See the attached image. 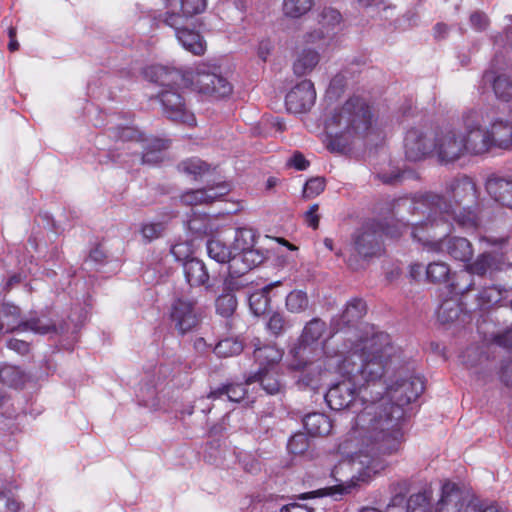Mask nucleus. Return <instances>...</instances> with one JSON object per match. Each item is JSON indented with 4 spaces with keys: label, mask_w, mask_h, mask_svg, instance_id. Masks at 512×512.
<instances>
[{
    "label": "nucleus",
    "mask_w": 512,
    "mask_h": 512,
    "mask_svg": "<svg viewBox=\"0 0 512 512\" xmlns=\"http://www.w3.org/2000/svg\"><path fill=\"white\" fill-rule=\"evenodd\" d=\"M372 392L369 387L359 389L365 406L356 417V425L363 433L366 447L334 467L332 475L339 484L324 489L326 494H350L368 483L382 468L377 458L394 454L401 447L405 410L395 406L383 394L374 399Z\"/></svg>",
    "instance_id": "obj_1"
},
{
    "label": "nucleus",
    "mask_w": 512,
    "mask_h": 512,
    "mask_svg": "<svg viewBox=\"0 0 512 512\" xmlns=\"http://www.w3.org/2000/svg\"><path fill=\"white\" fill-rule=\"evenodd\" d=\"M476 197V187L471 179L462 177L447 183L443 195L427 192L416 195L410 200H404L413 216H424L425 220L438 219L444 221L446 229L450 230L453 222L464 227L476 225V215L471 210L462 207L463 202L473 201Z\"/></svg>",
    "instance_id": "obj_2"
},
{
    "label": "nucleus",
    "mask_w": 512,
    "mask_h": 512,
    "mask_svg": "<svg viewBox=\"0 0 512 512\" xmlns=\"http://www.w3.org/2000/svg\"><path fill=\"white\" fill-rule=\"evenodd\" d=\"M371 119L370 108L360 97H352L341 107L335 108L325 119V131L331 139L328 148L332 151L343 150L350 138L368 131Z\"/></svg>",
    "instance_id": "obj_3"
},
{
    "label": "nucleus",
    "mask_w": 512,
    "mask_h": 512,
    "mask_svg": "<svg viewBox=\"0 0 512 512\" xmlns=\"http://www.w3.org/2000/svg\"><path fill=\"white\" fill-rule=\"evenodd\" d=\"M482 83L492 88L500 102L499 112H486L493 147L508 149L512 147V71H486Z\"/></svg>",
    "instance_id": "obj_4"
},
{
    "label": "nucleus",
    "mask_w": 512,
    "mask_h": 512,
    "mask_svg": "<svg viewBox=\"0 0 512 512\" xmlns=\"http://www.w3.org/2000/svg\"><path fill=\"white\" fill-rule=\"evenodd\" d=\"M410 226L412 238L421 243L428 252H446L454 260L466 264L472 259L474 253L472 244L463 237H446L452 226L449 231L444 232L446 229L444 221L413 220Z\"/></svg>",
    "instance_id": "obj_5"
},
{
    "label": "nucleus",
    "mask_w": 512,
    "mask_h": 512,
    "mask_svg": "<svg viewBox=\"0 0 512 512\" xmlns=\"http://www.w3.org/2000/svg\"><path fill=\"white\" fill-rule=\"evenodd\" d=\"M341 356L339 372L348 377L361 376L367 382L375 386L389 371H396L400 366L399 361L391 354H336Z\"/></svg>",
    "instance_id": "obj_6"
},
{
    "label": "nucleus",
    "mask_w": 512,
    "mask_h": 512,
    "mask_svg": "<svg viewBox=\"0 0 512 512\" xmlns=\"http://www.w3.org/2000/svg\"><path fill=\"white\" fill-rule=\"evenodd\" d=\"M144 74L151 81H176L182 76L177 71H168L162 66H151L145 69ZM163 88L157 97L162 105L164 114L175 122L192 126L195 124L194 114L187 108L186 103L178 90L169 83H162Z\"/></svg>",
    "instance_id": "obj_7"
},
{
    "label": "nucleus",
    "mask_w": 512,
    "mask_h": 512,
    "mask_svg": "<svg viewBox=\"0 0 512 512\" xmlns=\"http://www.w3.org/2000/svg\"><path fill=\"white\" fill-rule=\"evenodd\" d=\"M408 224L396 222L393 225H387L385 228L375 222L365 223L354 235L351 250L356 252L361 258L377 256L382 250V235L385 234L391 238H398L403 231L408 229Z\"/></svg>",
    "instance_id": "obj_8"
},
{
    "label": "nucleus",
    "mask_w": 512,
    "mask_h": 512,
    "mask_svg": "<svg viewBox=\"0 0 512 512\" xmlns=\"http://www.w3.org/2000/svg\"><path fill=\"white\" fill-rule=\"evenodd\" d=\"M32 331L36 334H52L64 333L63 325H58L51 321L45 315L31 317L23 320L21 318L20 309L9 303L2 304L0 307V336L3 333L16 331L17 333L24 331Z\"/></svg>",
    "instance_id": "obj_9"
},
{
    "label": "nucleus",
    "mask_w": 512,
    "mask_h": 512,
    "mask_svg": "<svg viewBox=\"0 0 512 512\" xmlns=\"http://www.w3.org/2000/svg\"><path fill=\"white\" fill-rule=\"evenodd\" d=\"M181 78L193 91L210 98H224L232 92V85L217 72L214 65L198 64Z\"/></svg>",
    "instance_id": "obj_10"
},
{
    "label": "nucleus",
    "mask_w": 512,
    "mask_h": 512,
    "mask_svg": "<svg viewBox=\"0 0 512 512\" xmlns=\"http://www.w3.org/2000/svg\"><path fill=\"white\" fill-rule=\"evenodd\" d=\"M424 389V380L421 376L406 367H399L389 377L383 395L389 398L395 406L404 409L405 406L415 401Z\"/></svg>",
    "instance_id": "obj_11"
},
{
    "label": "nucleus",
    "mask_w": 512,
    "mask_h": 512,
    "mask_svg": "<svg viewBox=\"0 0 512 512\" xmlns=\"http://www.w3.org/2000/svg\"><path fill=\"white\" fill-rule=\"evenodd\" d=\"M486 111L483 108H472L462 115L466 152L472 155H480L493 148L489 126L486 125Z\"/></svg>",
    "instance_id": "obj_12"
},
{
    "label": "nucleus",
    "mask_w": 512,
    "mask_h": 512,
    "mask_svg": "<svg viewBox=\"0 0 512 512\" xmlns=\"http://www.w3.org/2000/svg\"><path fill=\"white\" fill-rule=\"evenodd\" d=\"M341 338L348 352H385L393 348L389 334L370 324L348 328Z\"/></svg>",
    "instance_id": "obj_13"
},
{
    "label": "nucleus",
    "mask_w": 512,
    "mask_h": 512,
    "mask_svg": "<svg viewBox=\"0 0 512 512\" xmlns=\"http://www.w3.org/2000/svg\"><path fill=\"white\" fill-rule=\"evenodd\" d=\"M255 234L253 230L241 228L235 231L231 263V277H239L258 266L264 260V255L254 249Z\"/></svg>",
    "instance_id": "obj_14"
},
{
    "label": "nucleus",
    "mask_w": 512,
    "mask_h": 512,
    "mask_svg": "<svg viewBox=\"0 0 512 512\" xmlns=\"http://www.w3.org/2000/svg\"><path fill=\"white\" fill-rule=\"evenodd\" d=\"M169 318L173 327L185 334L195 329L201 322V311L195 300L188 297H176L169 309Z\"/></svg>",
    "instance_id": "obj_15"
},
{
    "label": "nucleus",
    "mask_w": 512,
    "mask_h": 512,
    "mask_svg": "<svg viewBox=\"0 0 512 512\" xmlns=\"http://www.w3.org/2000/svg\"><path fill=\"white\" fill-rule=\"evenodd\" d=\"M433 151L442 163L454 162L467 153L462 134L452 127L441 128L434 134Z\"/></svg>",
    "instance_id": "obj_16"
},
{
    "label": "nucleus",
    "mask_w": 512,
    "mask_h": 512,
    "mask_svg": "<svg viewBox=\"0 0 512 512\" xmlns=\"http://www.w3.org/2000/svg\"><path fill=\"white\" fill-rule=\"evenodd\" d=\"M166 11L160 21L170 28L185 25L196 14L206 8V0H166Z\"/></svg>",
    "instance_id": "obj_17"
},
{
    "label": "nucleus",
    "mask_w": 512,
    "mask_h": 512,
    "mask_svg": "<svg viewBox=\"0 0 512 512\" xmlns=\"http://www.w3.org/2000/svg\"><path fill=\"white\" fill-rule=\"evenodd\" d=\"M326 323L320 318H313L308 321L298 339L299 350L311 352L325 351L328 336H326Z\"/></svg>",
    "instance_id": "obj_18"
},
{
    "label": "nucleus",
    "mask_w": 512,
    "mask_h": 512,
    "mask_svg": "<svg viewBox=\"0 0 512 512\" xmlns=\"http://www.w3.org/2000/svg\"><path fill=\"white\" fill-rule=\"evenodd\" d=\"M427 132L423 127H413L406 132L404 150L408 160H422L433 151V140Z\"/></svg>",
    "instance_id": "obj_19"
},
{
    "label": "nucleus",
    "mask_w": 512,
    "mask_h": 512,
    "mask_svg": "<svg viewBox=\"0 0 512 512\" xmlns=\"http://www.w3.org/2000/svg\"><path fill=\"white\" fill-rule=\"evenodd\" d=\"M316 99L314 85L310 80H303L286 95V108L291 113H304L311 109Z\"/></svg>",
    "instance_id": "obj_20"
},
{
    "label": "nucleus",
    "mask_w": 512,
    "mask_h": 512,
    "mask_svg": "<svg viewBox=\"0 0 512 512\" xmlns=\"http://www.w3.org/2000/svg\"><path fill=\"white\" fill-rule=\"evenodd\" d=\"M468 496L455 483L447 482L442 486L440 499L436 504V512H466Z\"/></svg>",
    "instance_id": "obj_21"
},
{
    "label": "nucleus",
    "mask_w": 512,
    "mask_h": 512,
    "mask_svg": "<svg viewBox=\"0 0 512 512\" xmlns=\"http://www.w3.org/2000/svg\"><path fill=\"white\" fill-rule=\"evenodd\" d=\"M356 388L349 378L333 385L325 395V400L332 410H343L355 401Z\"/></svg>",
    "instance_id": "obj_22"
},
{
    "label": "nucleus",
    "mask_w": 512,
    "mask_h": 512,
    "mask_svg": "<svg viewBox=\"0 0 512 512\" xmlns=\"http://www.w3.org/2000/svg\"><path fill=\"white\" fill-rule=\"evenodd\" d=\"M506 265L503 253L484 252L479 254L474 261L466 264L468 271L473 275L492 276L495 272L500 271Z\"/></svg>",
    "instance_id": "obj_23"
},
{
    "label": "nucleus",
    "mask_w": 512,
    "mask_h": 512,
    "mask_svg": "<svg viewBox=\"0 0 512 512\" xmlns=\"http://www.w3.org/2000/svg\"><path fill=\"white\" fill-rule=\"evenodd\" d=\"M288 369L301 374L299 382L309 386L320 375V364L308 360L303 354H288L285 360Z\"/></svg>",
    "instance_id": "obj_24"
},
{
    "label": "nucleus",
    "mask_w": 512,
    "mask_h": 512,
    "mask_svg": "<svg viewBox=\"0 0 512 512\" xmlns=\"http://www.w3.org/2000/svg\"><path fill=\"white\" fill-rule=\"evenodd\" d=\"M228 192L229 186L227 184H218L215 187H209L207 189L188 191L182 195L181 200L186 205L208 204L223 197Z\"/></svg>",
    "instance_id": "obj_25"
},
{
    "label": "nucleus",
    "mask_w": 512,
    "mask_h": 512,
    "mask_svg": "<svg viewBox=\"0 0 512 512\" xmlns=\"http://www.w3.org/2000/svg\"><path fill=\"white\" fill-rule=\"evenodd\" d=\"M486 189L496 202L512 208V179L492 176L486 182Z\"/></svg>",
    "instance_id": "obj_26"
},
{
    "label": "nucleus",
    "mask_w": 512,
    "mask_h": 512,
    "mask_svg": "<svg viewBox=\"0 0 512 512\" xmlns=\"http://www.w3.org/2000/svg\"><path fill=\"white\" fill-rule=\"evenodd\" d=\"M178 42L184 49L195 54L203 55L206 50V43L202 36L194 30L188 29V23L179 25L178 28H172Z\"/></svg>",
    "instance_id": "obj_27"
},
{
    "label": "nucleus",
    "mask_w": 512,
    "mask_h": 512,
    "mask_svg": "<svg viewBox=\"0 0 512 512\" xmlns=\"http://www.w3.org/2000/svg\"><path fill=\"white\" fill-rule=\"evenodd\" d=\"M184 275L191 287L205 286L209 282V273L204 262L197 258H191L183 263Z\"/></svg>",
    "instance_id": "obj_28"
},
{
    "label": "nucleus",
    "mask_w": 512,
    "mask_h": 512,
    "mask_svg": "<svg viewBox=\"0 0 512 512\" xmlns=\"http://www.w3.org/2000/svg\"><path fill=\"white\" fill-rule=\"evenodd\" d=\"M264 347L261 344V341L258 338H255L250 341L249 344L244 342L243 338L240 337H226L220 340L215 349L217 352H242L243 350L253 349V352H259Z\"/></svg>",
    "instance_id": "obj_29"
},
{
    "label": "nucleus",
    "mask_w": 512,
    "mask_h": 512,
    "mask_svg": "<svg viewBox=\"0 0 512 512\" xmlns=\"http://www.w3.org/2000/svg\"><path fill=\"white\" fill-rule=\"evenodd\" d=\"M208 256L218 263H227L229 274L231 275V263L234 258V252L231 246L226 245L222 240L215 238L207 242Z\"/></svg>",
    "instance_id": "obj_30"
},
{
    "label": "nucleus",
    "mask_w": 512,
    "mask_h": 512,
    "mask_svg": "<svg viewBox=\"0 0 512 512\" xmlns=\"http://www.w3.org/2000/svg\"><path fill=\"white\" fill-rule=\"evenodd\" d=\"M304 427L311 436H325L331 431L330 419L322 413H311L303 419Z\"/></svg>",
    "instance_id": "obj_31"
},
{
    "label": "nucleus",
    "mask_w": 512,
    "mask_h": 512,
    "mask_svg": "<svg viewBox=\"0 0 512 512\" xmlns=\"http://www.w3.org/2000/svg\"><path fill=\"white\" fill-rule=\"evenodd\" d=\"M279 285L280 281H276L258 291L253 292L249 296V306L254 315L260 316L268 311L270 306L269 292L272 288Z\"/></svg>",
    "instance_id": "obj_32"
},
{
    "label": "nucleus",
    "mask_w": 512,
    "mask_h": 512,
    "mask_svg": "<svg viewBox=\"0 0 512 512\" xmlns=\"http://www.w3.org/2000/svg\"><path fill=\"white\" fill-rule=\"evenodd\" d=\"M431 499L432 491L427 487L412 493L406 501L405 512H432Z\"/></svg>",
    "instance_id": "obj_33"
},
{
    "label": "nucleus",
    "mask_w": 512,
    "mask_h": 512,
    "mask_svg": "<svg viewBox=\"0 0 512 512\" xmlns=\"http://www.w3.org/2000/svg\"><path fill=\"white\" fill-rule=\"evenodd\" d=\"M319 62V54L311 49L300 52L293 64L294 73L303 76L310 73Z\"/></svg>",
    "instance_id": "obj_34"
},
{
    "label": "nucleus",
    "mask_w": 512,
    "mask_h": 512,
    "mask_svg": "<svg viewBox=\"0 0 512 512\" xmlns=\"http://www.w3.org/2000/svg\"><path fill=\"white\" fill-rule=\"evenodd\" d=\"M27 380V375L16 366L5 365L0 368V382L8 387L22 389Z\"/></svg>",
    "instance_id": "obj_35"
},
{
    "label": "nucleus",
    "mask_w": 512,
    "mask_h": 512,
    "mask_svg": "<svg viewBox=\"0 0 512 512\" xmlns=\"http://www.w3.org/2000/svg\"><path fill=\"white\" fill-rule=\"evenodd\" d=\"M168 148V142L163 139H151L144 146V152L141 157L142 163L157 164L163 159V151Z\"/></svg>",
    "instance_id": "obj_36"
},
{
    "label": "nucleus",
    "mask_w": 512,
    "mask_h": 512,
    "mask_svg": "<svg viewBox=\"0 0 512 512\" xmlns=\"http://www.w3.org/2000/svg\"><path fill=\"white\" fill-rule=\"evenodd\" d=\"M450 286L452 293L464 296L474 286L473 273L468 271L465 266L463 270L454 275Z\"/></svg>",
    "instance_id": "obj_37"
},
{
    "label": "nucleus",
    "mask_w": 512,
    "mask_h": 512,
    "mask_svg": "<svg viewBox=\"0 0 512 512\" xmlns=\"http://www.w3.org/2000/svg\"><path fill=\"white\" fill-rule=\"evenodd\" d=\"M462 312V308L457 300L446 299L438 308L437 316L438 320L442 324L453 323L458 320Z\"/></svg>",
    "instance_id": "obj_38"
},
{
    "label": "nucleus",
    "mask_w": 512,
    "mask_h": 512,
    "mask_svg": "<svg viewBox=\"0 0 512 512\" xmlns=\"http://www.w3.org/2000/svg\"><path fill=\"white\" fill-rule=\"evenodd\" d=\"M410 492V484L407 481L398 482L393 486V496L386 507L385 512H405L404 500L407 493Z\"/></svg>",
    "instance_id": "obj_39"
},
{
    "label": "nucleus",
    "mask_w": 512,
    "mask_h": 512,
    "mask_svg": "<svg viewBox=\"0 0 512 512\" xmlns=\"http://www.w3.org/2000/svg\"><path fill=\"white\" fill-rule=\"evenodd\" d=\"M247 390L243 384H228L223 385L211 391L208 395L209 398L216 399L222 395H227L228 399L232 402H240L245 398Z\"/></svg>",
    "instance_id": "obj_40"
},
{
    "label": "nucleus",
    "mask_w": 512,
    "mask_h": 512,
    "mask_svg": "<svg viewBox=\"0 0 512 512\" xmlns=\"http://www.w3.org/2000/svg\"><path fill=\"white\" fill-rule=\"evenodd\" d=\"M286 309L290 313L299 314L306 311L309 307V298L307 293L302 290H293L286 296Z\"/></svg>",
    "instance_id": "obj_41"
},
{
    "label": "nucleus",
    "mask_w": 512,
    "mask_h": 512,
    "mask_svg": "<svg viewBox=\"0 0 512 512\" xmlns=\"http://www.w3.org/2000/svg\"><path fill=\"white\" fill-rule=\"evenodd\" d=\"M166 230L164 222L158 221H146L143 222L139 227V234L144 243H150L156 239L162 237Z\"/></svg>",
    "instance_id": "obj_42"
},
{
    "label": "nucleus",
    "mask_w": 512,
    "mask_h": 512,
    "mask_svg": "<svg viewBox=\"0 0 512 512\" xmlns=\"http://www.w3.org/2000/svg\"><path fill=\"white\" fill-rule=\"evenodd\" d=\"M366 313V305L361 299H354L347 303L345 310L341 315V320L348 325L359 320Z\"/></svg>",
    "instance_id": "obj_43"
},
{
    "label": "nucleus",
    "mask_w": 512,
    "mask_h": 512,
    "mask_svg": "<svg viewBox=\"0 0 512 512\" xmlns=\"http://www.w3.org/2000/svg\"><path fill=\"white\" fill-rule=\"evenodd\" d=\"M313 0H284V14L291 18H299L311 10Z\"/></svg>",
    "instance_id": "obj_44"
},
{
    "label": "nucleus",
    "mask_w": 512,
    "mask_h": 512,
    "mask_svg": "<svg viewBox=\"0 0 512 512\" xmlns=\"http://www.w3.org/2000/svg\"><path fill=\"white\" fill-rule=\"evenodd\" d=\"M450 275V267L447 263L436 261L426 267V277L430 282L441 283L446 281Z\"/></svg>",
    "instance_id": "obj_45"
},
{
    "label": "nucleus",
    "mask_w": 512,
    "mask_h": 512,
    "mask_svg": "<svg viewBox=\"0 0 512 512\" xmlns=\"http://www.w3.org/2000/svg\"><path fill=\"white\" fill-rule=\"evenodd\" d=\"M216 312L222 317H230L236 310L237 300L232 293H223L216 299Z\"/></svg>",
    "instance_id": "obj_46"
},
{
    "label": "nucleus",
    "mask_w": 512,
    "mask_h": 512,
    "mask_svg": "<svg viewBox=\"0 0 512 512\" xmlns=\"http://www.w3.org/2000/svg\"><path fill=\"white\" fill-rule=\"evenodd\" d=\"M257 381L261 382L263 389L269 394H275L280 389L279 383L275 379L268 377L266 368L260 369L257 373L249 376L246 379V384H251Z\"/></svg>",
    "instance_id": "obj_47"
},
{
    "label": "nucleus",
    "mask_w": 512,
    "mask_h": 512,
    "mask_svg": "<svg viewBox=\"0 0 512 512\" xmlns=\"http://www.w3.org/2000/svg\"><path fill=\"white\" fill-rule=\"evenodd\" d=\"M502 299V290L496 286L484 288L477 295L478 307L488 308Z\"/></svg>",
    "instance_id": "obj_48"
},
{
    "label": "nucleus",
    "mask_w": 512,
    "mask_h": 512,
    "mask_svg": "<svg viewBox=\"0 0 512 512\" xmlns=\"http://www.w3.org/2000/svg\"><path fill=\"white\" fill-rule=\"evenodd\" d=\"M180 170L187 175L197 178L202 176L208 171V165L198 158L188 159L183 161L180 166Z\"/></svg>",
    "instance_id": "obj_49"
},
{
    "label": "nucleus",
    "mask_w": 512,
    "mask_h": 512,
    "mask_svg": "<svg viewBox=\"0 0 512 512\" xmlns=\"http://www.w3.org/2000/svg\"><path fill=\"white\" fill-rule=\"evenodd\" d=\"M171 253L176 260L185 263L194 253V243L188 240L178 241L171 247Z\"/></svg>",
    "instance_id": "obj_50"
},
{
    "label": "nucleus",
    "mask_w": 512,
    "mask_h": 512,
    "mask_svg": "<svg viewBox=\"0 0 512 512\" xmlns=\"http://www.w3.org/2000/svg\"><path fill=\"white\" fill-rule=\"evenodd\" d=\"M310 447V442L306 434L296 433L288 442V450L294 455L304 454Z\"/></svg>",
    "instance_id": "obj_51"
},
{
    "label": "nucleus",
    "mask_w": 512,
    "mask_h": 512,
    "mask_svg": "<svg viewBox=\"0 0 512 512\" xmlns=\"http://www.w3.org/2000/svg\"><path fill=\"white\" fill-rule=\"evenodd\" d=\"M319 17V23L327 29L334 28L339 25L342 20L340 12L331 7L324 8Z\"/></svg>",
    "instance_id": "obj_52"
},
{
    "label": "nucleus",
    "mask_w": 512,
    "mask_h": 512,
    "mask_svg": "<svg viewBox=\"0 0 512 512\" xmlns=\"http://www.w3.org/2000/svg\"><path fill=\"white\" fill-rule=\"evenodd\" d=\"M325 182L323 178L316 177L308 180L304 186L303 194L306 198H313L323 192Z\"/></svg>",
    "instance_id": "obj_53"
},
{
    "label": "nucleus",
    "mask_w": 512,
    "mask_h": 512,
    "mask_svg": "<svg viewBox=\"0 0 512 512\" xmlns=\"http://www.w3.org/2000/svg\"><path fill=\"white\" fill-rule=\"evenodd\" d=\"M20 505L10 492H0V512H19Z\"/></svg>",
    "instance_id": "obj_54"
},
{
    "label": "nucleus",
    "mask_w": 512,
    "mask_h": 512,
    "mask_svg": "<svg viewBox=\"0 0 512 512\" xmlns=\"http://www.w3.org/2000/svg\"><path fill=\"white\" fill-rule=\"evenodd\" d=\"M267 329L274 335H279L285 330V319L280 313H273L267 323Z\"/></svg>",
    "instance_id": "obj_55"
},
{
    "label": "nucleus",
    "mask_w": 512,
    "mask_h": 512,
    "mask_svg": "<svg viewBox=\"0 0 512 512\" xmlns=\"http://www.w3.org/2000/svg\"><path fill=\"white\" fill-rule=\"evenodd\" d=\"M408 172L401 171L399 169H393L390 174L386 172L379 173V178L382 180L383 183L386 184H395L400 182L402 179L406 178V174Z\"/></svg>",
    "instance_id": "obj_56"
},
{
    "label": "nucleus",
    "mask_w": 512,
    "mask_h": 512,
    "mask_svg": "<svg viewBox=\"0 0 512 512\" xmlns=\"http://www.w3.org/2000/svg\"><path fill=\"white\" fill-rule=\"evenodd\" d=\"M493 343L500 348H512V328L494 336Z\"/></svg>",
    "instance_id": "obj_57"
},
{
    "label": "nucleus",
    "mask_w": 512,
    "mask_h": 512,
    "mask_svg": "<svg viewBox=\"0 0 512 512\" xmlns=\"http://www.w3.org/2000/svg\"><path fill=\"white\" fill-rule=\"evenodd\" d=\"M470 23L475 30L482 31L488 26V19L483 13L474 12L470 16Z\"/></svg>",
    "instance_id": "obj_58"
},
{
    "label": "nucleus",
    "mask_w": 512,
    "mask_h": 512,
    "mask_svg": "<svg viewBox=\"0 0 512 512\" xmlns=\"http://www.w3.org/2000/svg\"><path fill=\"white\" fill-rule=\"evenodd\" d=\"M318 205H312L309 210L305 213L306 223L313 229H317L319 225Z\"/></svg>",
    "instance_id": "obj_59"
},
{
    "label": "nucleus",
    "mask_w": 512,
    "mask_h": 512,
    "mask_svg": "<svg viewBox=\"0 0 512 512\" xmlns=\"http://www.w3.org/2000/svg\"><path fill=\"white\" fill-rule=\"evenodd\" d=\"M481 360V354H458V361L468 367L473 368Z\"/></svg>",
    "instance_id": "obj_60"
},
{
    "label": "nucleus",
    "mask_w": 512,
    "mask_h": 512,
    "mask_svg": "<svg viewBox=\"0 0 512 512\" xmlns=\"http://www.w3.org/2000/svg\"><path fill=\"white\" fill-rule=\"evenodd\" d=\"M8 348L16 352H27L29 349L28 343L23 339L13 338L8 342Z\"/></svg>",
    "instance_id": "obj_61"
},
{
    "label": "nucleus",
    "mask_w": 512,
    "mask_h": 512,
    "mask_svg": "<svg viewBox=\"0 0 512 512\" xmlns=\"http://www.w3.org/2000/svg\"><path fill=\"white\" fill-rule=\"evenodd\" d=\"M119 137L123 140H138L142 137V134H140L137 130L131 127H125L121 130V133Z\"/></svg>",
    "instance_id": "obj_62"
},
{
    "label": "nucleus",
    "mask_w": 512,
    "mask_h": 512,
    "mask_svg": "<svg viewBox=\"0 0 512 512\" xmlns=\"http://www.w3.org/2000/svg\"><path fill=\"white\" fill-rule=\"evenodd\" d=\"M289 164L295 167L297 170H305L308 166V162L303 155L297 153L289 160Z\"/></svg>",
    "instance_id": "obj_63"
},
{
    "label": "nucleus",
    "mask_w": 512,
    "mask_h": 512,
    "mask_svg": "<svg viewBox=\"0 0 512 512\" xmlns=\"http://www.w3.org/2000/svg\"><path fill=\"white\" fill-rule=\"evenodd\" d=\"M280 512H313V509L306 505L291 503L282 507Z\"/></svg>",
    "instance_id": "obj_64"
}]
</instances>
